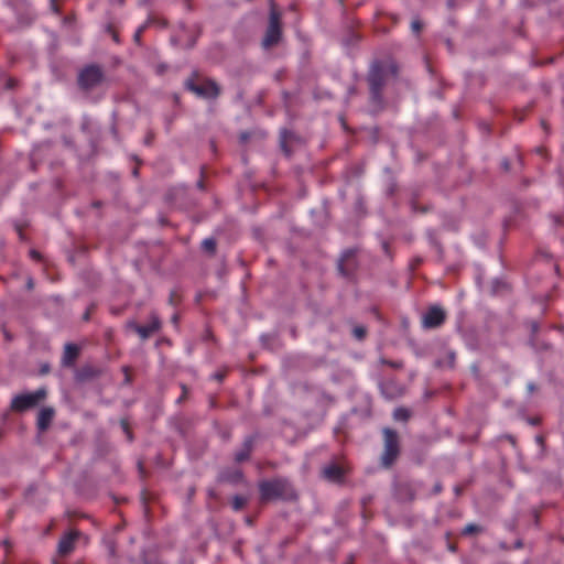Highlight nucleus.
<instances>
[{
  "mask_svg": "<svg viewBox=\"0 0 564 564\" xmlns=\"http://www.w3.org/2000/svg\"><path fill=\"white\" fill-rule=\"evenodd\" d=\"M260 500L268 502L272 500L293 501L297 499L296 491L285 478H274L259 482Z\"/></svg>",
  "mask_w": 564,
  "mask_h": 564,
  "instance_id": "1",
  "label": "nucleus"
},
{
  "mask_svg": "<svg viewBox=\"0 0 564 564\" xmlns=\"http://www.w3.org/2000/svg\"><path fill=\"white\" fill-rule=\"evenodd\" d=\"M383 451L380 457V464L384 468H390L398 459L401 447L400 437L397 431L384 427L382 430Z\"/></svg>",
  "mask_w": 564,
  "mask_h": 564,
  "instance_id": "2",
  "label": "nucleus"
},
{
  "mask_svg": "<svg viewBox=\"0 0 564 564\" xmlns=\"http://www.w3.org/2000/svg\"><path fill=\"white\" fill-rule=\"evenodd\" d=\"M357 256L358 249L349 248L341 252L337 261L338 273L349 281L355 280L356 273L359 269V261Z\"/></svg>",
  "mask_w": 564,
  "mask_h": 564,
  "instance_id": "3",
  "label": "nucleus"
},
{
  "mask_svg": "<svg viewBox=\"0 0 564 564\" xmlns=\"http://www.w3.org/2000/svg\"><path fill=\"white\" fill-rule=\"evenodd\" d=\"M46 394L47 392L44 388H41L31 393L18 394L12 399L10 409L14 412H24L36 406L46 398Z\"/></svg>",
  "mask_w": 564,
  "mask_h": 564,
  "instance_id": "4",
  "label": "nucleus"
},
{
  "mask_svg": "<svg viewBox=\"0 0 564 564\" xmlns=\"http://www.w3.org/2000/svg\"><path fill=\"white\" fill-rule=\"evenodd\" d=\"M104 80V74L100 67L95 65L86 66L78 74V84L82 89L90 90L99 86Z\"/></svg>",
  "mask_w": 564,
  "mask_h": 564,
  "instance_id": "5",
  "label": "nucleus"
},
{
  "mask_svg": "<svg viewBox=\"0 0 564 564\" xmlns=\"http://www.w3.org/2000/svg\"><path fill=\"white\" fill-rule=\"evenodd\" d=\"M185 86L188 90L202 98L214 99L220 94L219 86L210 79H206L202 83H195L194 79H187Z\"/></svg>",
  "mask_w": 564,
  "mask_h": 564,
  "instance_id": "6",
  "label": "nucleus"
},
{
  "mask_svg": "<svg viewBox=\"0 0 564 564\" xmlns=\"http://www.w3.org/2000/svg\"><path fill=\"white\" fill-rule=\"evenodd\" d=\"M281 39V24L280 13L276 11L274 4H271L269 26L263 39V46L269 48L279 43Z\"/></svg>",
  "mask_w": 564,
  "mask_h": 564,
  "instance_id": "7",
  "label": "nucleus"
},
{
  "mask_svg": "<svg viewBox=\"0 0 564 564\" xmlns=\"http://www.w3.org/2000/svg\"><path fill=\"white\" fill-rule=\"evenodd\" d=\"M446 312L440 305H432L422 316V326L425 329L437 328L444 324Z\"/></svg>",
  "mask_w": 564,
  "mask_h": 564,
  "instance_id": "8",
  "label": "nucleus"
},
{
  "mask_svg": "<svg viewBox=\"0 0 564 564\" xmlns=\"http://www.w3.org/2000/svg\"><path fill=\"white\" fill-rule=\"evenodd\" d=\"M102 373L104 369L101 367L87 364L77 369L75 379L77 382L85 383L98 379Z\"/></svg>",
  "mask_w": 564,
  "mask_h": 564,
  "instance_id": "9",
  "label": "nucleus"
},
{
  "mask_svg": "<svg viewBox=\"0 0 564 564\" xmlns=\"http://www.w3.org/2000/svg\"><path fill=\"white\" fill-rule=\"evenodd\" d=\"M79 535L80 533L78 531L73 530L62 536L57 545L58 555L62 557L68 556L75 550V545Z\"/></svg>",
  "mask_w": 564,
  "mask_h": 564,
  "instance_id": "10",
  "label": "nucleus"
},
{
  "mask_svg": "<svg viewBox=\"0 0 564 564\" xmlns=\"http://www.w3.org/2000/svg\"><path fill=\"white\" fill-rule=\"evenodd\" d=\"M322 475L330 482L341 484L345 479L346 469L336 463H330L323 467Z\"/></svg>",
  "mask_w": 564,
  "mask_h": 564,
  "instance_id": "11",
  "label": "nucleus"
},
{
  "mask_svg": "<svg viewBox=\"0 0 564 564\" xmlns=\"http://www.w3.org/2000/svg\"><path fill=\"white\" fill-rule=\"evenodd\" d=\"M416 489L410 482H398L394 486V497L401 502H412L415 499Z\"/></svg>",
  "mask_w": 564,
  "mask_h": 564,
  "instance_id": "12",
  "label": "nucleus"
},
{
  "mask_svg": "<svg viewBox=\"0 0 564 564\" xmlns=\"http://www.w3.org/2000/svg\"><path fill=\"white\" fill-rule=\"evenodd\" d=\"M161 329V319L156 313H151L150 323L148 325L141 326L138 328V335L141 339L145 340L150 338L153 334L158 333Z\"/></svg>",
  "mask_w": 564,
  "mask_h": 564,
  "instance_id": "13",
  "label": "nucleus"
},
{
  "mask_svg": "<svg viewBox=\"0 0 564 564\" xmlns=\"http://www.w3.org/2000/svg\"><path fill=\"white\" fill-rule=\"evenodd\" d=\"M55 416V410L51 406H46L40 410L36 420V427L39 432L44 433L51 426Z\"/></svg>",
  "mask_w": 564,
  "mask_h": 564,
  "instance_id": "14",
  "label": "nucleus"
},
{
  "mask_svg": "<svg viewBox=\"0 0 564 564\" xmlns=\"http://www.w3.org/2000/svg\"><path fill=\"white\" fill-rule=\"evenodd\" d=\"M256 442L254 435H249L245 438L241 449L235 454L236 463H243L250 459Z\"/></svg>",
  "mask_w": 564,
  "mask_h": 564,
  "instance_id": "15",
  "label": "nucleus"
},
{
  "mask_svg": "<svg viewBox=\"0 0 564 564\" xmlns=\"http://www.w3.org/2000/svg\"><path fill=\"white\" fill-rule=\"evenodd\" d=\"M80 349L76 344L67 343L64 346V352L62 357V365L64 367H73L79 357Z\"/></svg>",
  "mask_w": 564,
  "mask_h": 564,
  "instance_id": "16",
  "label": "nucleus"
},
{
  "mask_svg": "<svg viewBox=\"0 0 564 564\" xmlns=\"http://www.w3.org/2000/svg\"><path fill=\"white\" fill-rule=\"evenodd\" d=\"M219 481L223 482H231V484H238L242 481L243 474L240 469H227L220 473L218 477Z\"/></svg>",
  "mask_w": 564,
  "mask_h": 564,
  "instance_id": "17",
  "label": "nucleus"
},
{
  "mask_svg": "<svg viewBox=\"0 0 564 564\" xmlns=\"http://www.w3.org/2000/svg\"><path fill=\"white\" fill-rule=\"evenodd\" d=\"M200 248L203 252L209 257H214L217 251V241L215 238H206L202 241Z\"/></svg>",
  "mask_w": 564,
  "mask_h": 564,
  "instance_id": "18",
  "label": "nucleus"
},
{
  "mask_svg": "<svg viewBox=\"0 0 564 564\" xmlns=\"http://www.w3.org/2000/svg\"><path fill=\"white\" fill-rule=\"evenodd\" d=\"M411 416V413L405 408H397L393 412V419L395 421L406 422Z\"/></svg>",
  "mask_w": 564,
  "mask_h": 564,
  "instance_id": "19",
  "label": "nucleus"
},
{
  "mask_svg": "<svg viewBox=\"0 0 564 564\" xmlns=\"http://www.w3.org/2000/svg\"><path fill=\"white\" fill-rule=\"evenodd\" d=\"M482 531H484V529L480 525L475 524V523H469L463 529L462 534L463 535H474V534L481 533Z\"/></svg>",
  "mask_w": 564,
  "mask_h": 564,
  "instance_id": "20",
  "label": "nucleus"
},
{
  "mask_svg": "<svg viewBox=\"0 0 564 564\" xmlns=\"http://www.w3.org/2000/svg\"><path fill=\"white\" fill-rule=\"evenodd\" d=\"M247 505V498L242 496H235L232 498V508L236 511L241 510Z\"/></svg>",
  "mask_w": 564,
  "mask_h": 564,
  "instance_id": "21",
  "label": "nucleus"
},
{
  "mask_svg": "<svg viewBox=\"0 0 564 564\" xmlns=\"http://www.w3.org/2000/svg\"><path fill=\"white\" fill-rule=\"evenodd\" d=\"M366 334H367V329L364 327V326H356L354 329H352V335L355 336V338H357L358 340H362L365 337H366Z\"/></svg>",
  "mask_w": 564,
  "mask_h": 564,
  "instance_id": "22",
  "label": "nucleus"
},
{
  "mask_svg": "<svg viewBox=\"0 0 564 564\" xmlns=\"http://www.w3.org/2000/svg\"><path fill=\"white\" fill-rule=\"evenodd\" d=\"M120 424H121V427H122L123 432H124V433H126V435H127L128 441H129V442H132V441H133V435H132V432H131V430H130V426H129L128 421H127V420H124V419H122V420L120 421Z\"/></svg>",
  "mask_w": 564,
  "mask_h": 564,
  "instance_id": "23",
  "label": "nucleus"
},
{
  "mask_svg": "<svg viewBox=\"0 0 564 564\" xmlns=\"http://www.w3.org/2000/svg\"><path fill=\"white\" fill-rule=\"evenodd\" d=\"M380 364L387 365V366H389L391 368H394V369L403 368V362L402 361H392V360H388L386 358H380Z\"/></svg>",
  "mask_w": 564,
  "mask_h": 564,
  "instance_id": "24",
  "label": "nucleus"
},
{
  "mask_svg": "<svg viewBox=\"0 0 564 564\" xmlns=\"http://www.w3.org/2000/svg\"><path fill=\"white\" fill-rule=\"evenodd\" d=\"M411 207H412V209H413L414 212H419V210H420L421 213H425V212H427V209H429L427 207L419 208V206H417V200H416V196H413V197L411 198Z\"/></svg>",
  "mask_w": 564,
  "mask_h": 564,
  "instance_id": "25",
  "label": "nucleus"
},
{
  "mask_svg": "<svg viewBox=\"0 0 564 564\" xmlns=\"http://www.w3.org/2000/svg\"><path fill=\"white\" fill-rule=\"evenodd\" d=\"M423 25L420 20L415 19L411 23V29L413 32L419 33L422 30Z\"/></svg>",
  "mask_w": 564,
  "mask_h": 564,
  "instance_id": "26",
  "label": "nucleus"
},
{
  "mask_svg": "<svg viewBox=\"0 0 564 564\" xmlns=\"http://www.w3.org/2000/svg\"><path fill=\"white\" fill-rule=\"evenodd\" d=\"M127 328H129L138 334V328H140V325L135 321H129V322H127Z\"/></svg>",
  "mask_w": 564,
  "mask_h": 564,
  "instance_id": "27",
  "label": "nucleus"
},
{
  "mask_svg": "<svg viewBox=\"0 0 564 564\" xmlns=\"http://www.w3.org/2000/svg\"><path fill=\"white\" fill-rule=\"evenodd\" d=\"M107 549H108V552H109L110 556H115L116 555V545H115L113 541H108L107 542Z\"/></svg>",
  "mask_w": 564,
  "mask_h": 564,
  "instance_id": "28",
  "label": "nucleus"
},
{
  "mask_svg": "<svg viewBox=\"0 0 564 564\" xmlns=\"http://www.w3.org/2000/svg\"><path fill=\"white\" fill-rule=\"evenodd\" d=\"M443 487L441 482H436L433 487V495H438L442 491Z\"/></svg>",
  "mask_w": 564,
  "mask_h": 564,
  "instance_id": "29",
  "label": "nucleus"
},
{
  "mask_svg": "<svg viewBox=\"0 0 564 564\" xmlns=\"http://www.w3.org/2000/svg\"><path fill=\"white\" fill-rule=\"evenodd\" d=\"M447 357H448V365H449V367H453L454 366V361H455V354L454 352H448Z\"/></svg>",
  "mask_w": 564,
  "mask_h": 564,
  "instance_id": "30",
  "label": "nucleus"
},
{
  "mask_svg": "<svg viewBox=\"0 0 564 564\" xmlns=\"http://www.w3.org/2000/svg\"><path fill=\"white\" fill-rule=\"evenodd\" d=\"M30 254H31V257H32L33 259H36V260H40V259H41V254H40V252H39V251H36V250H31V251H30Z\"/></svg>",
  "mask_w": 564,
  "mask_h": 564,
  "instance_id": "31",
  "label": "nucleus"
},
{
  "mask_svg": "<svg viewBox=\"0 0 564 564\" xmlns=\"http://www.w3.org/2000/svg\"><path fill=\"white\" fill-rule=\"evenodd\" d=\"M182 389H183V394L178 399V402H182L186 398L187 389H186V387L184 384H182Z\"/></svg>",
  "mask_w": 564,
  "mask_h": 564,
  "instance_id": "32",
  "label": "nucleus"
},
{
  "mask_svg": "<svg viewBox=\"0 0 564 564\" xmlns=\"http://www.w3.org/2000/svg\"><path fill=\"white\" fill-rule=\"evenodd\" d=\"M225 375L223 372H217L214 375V378L218 381H221L224 379Z\"/></svg>",
  "mask_w": 564,
  "mask_h": 564,
  "instance_id": "33",
  "label": "nucleus"
},
{
  "mask_svg": "<svg viewBox=\"0 0 564 564\" xmlns=\"http://www.w3.org/2000/svg\"><path fill=\"white\" fill-rule=\"evenodd\" d=\"M501 164L505 171H509V162L507 160H503Z\"/></svg>",
  "mask_w": 564,
  "mask_h": 564,
  "instance_id": "34",
  "label": "nucleus"
},
{
  "mask_svg": "<svg viewBox=\"0 0 564 564\" xmlns=\"http://www.w3.org/2000/svg\"><path fill=\"white\" fill-rule=\"evenodd\" d=\"M528 390H529V392H530V393L534 392V391H535V386H534V383H529V384H528Z\"/></svg>",
  "mask_w": 564,
  "mask_h": 564,
  "instance_id": "35",
  "label": "nucleus"
},
{
  "mask_svg": "<svg viewBox=\"0 0 564 564\" xmlns=\"http://www.w3.org/2000/svg\"><path fill=\"white\" fill-rule=\"evenodd\" d=\"M197 187H198L199 189H204V188H205V185H204L203 180H200V181H198V182H197Z\"/></svg>",
  "mask_w": 564,
  "mask_h": 564,
  "instance_id": "36",
  "label": "nucleus"
},
{
  "mask_svg": "<svg viewBox=\"0 0 564 564\" xmlns=\"http://www.w3.org/2000/svg\"><path fill=\"white\" fill-rule=\"evenodd\" d=\"M195 495V488L191 487L188 490V497L192 498Z\"/></svg>",
  "mask_w": 564,
  "mask_h": 564,
  "instance_id": "37",
  "label": "nucleus"
},
{
  "mask_svg": "<svg viewBox=\"0 0 564 564\" xmlns=\"http://www.w3.org/2000/svg\"><path fill=\"white\" fill-rule=\"evenodd\" d=\"M538 329H539L538 324H536V323H533V324H532V333H533V334H535V333L538 332Z\"/></svg>",
  "mask_w": 564,
  "mask_h": 564,
  "instance_id": "38",
  "label": "nucleus"
},
{
  "mask_svg": "<svg viewBox=\"0 0 564 564\" xmlns=\"http://www.w3.org/2000/svg\"><path fill=\"white\" fill-rule=\"evenodd\" d=\"M132 174H133L134 176H138V174H139V170H138V167H134V169H133Z\"/></svg>",
  "mask_w": 564,
  "mask_h": 564,
  "instance_id": "39",
  "label": "nucleus"
},
{
  "mask_svg": "<svg viewBox=\"0 0 564 564\" xmlns=\"http://www.w3.org/2000/svg\"><path fill=\"white\" fill-rule=\"evenodd\" d=\"M455 492H456V495H460V492H462V488H460V487H456V488H455Z\"/></svg>",
  "mask_w": 564,
  "mask_h": 564,
  "instance_id": "40",
  "label": "nucleus"
},
{
  "mask_svg": "<svg viewBox=\"0 0 564 564\" xmlns=\"http://www.w3.org/2000/svg\"><path fill=\"white\" fill-rule=\"evenodd\" d=\"M173 323H177V316L174 315L173 318H172Z\"/></svg>",
  "mask_w": 564,
  "mask_h": 564,
  "instance_id": "41",
  "label": "nucleus"
},
{
  "mask_svg": "<svg viewBox=\"0 0 564 564\" xmlns=\"http://www.w3.org/2000/svg\"><path fill=\"white\" fill-rule=\"evenodd\" d=\"M126 382H130V377L128 375L126 376Z\"/></svg>",
  "mask_w": 564,
  "mask_h": 564,
  "instance_id": "42",
  "label": "nucleus"
},
{
  "mask_svg": "<svg viewBox=\"0 0 564 564\" xmlns=\"http://www.w3.org/2000/svg\"><path fill=\"white\" fill-rule=\"evenodd\" d=\"M142 468H143L142 467V463H139V469H140L141 473H142Z\"/></svg>",
  "mask_w": 564,
  "mask_h": 564,
  "instance_id": "43",
  "label": "nucleus"
},
{
  "mask_svg": "<svg viewBox=\"0 0 564 564\" xmlns=\"http://www.w3.org/2000/svg\"><path fill=\"white\" fill-rule=\"evenodd\" d=\"M173 296H174V295L172 294V295H171V297H170V302H171V303H173V301H174V297H173Z\"/></svg>",
  "mask_w": 564,
  "mask_h": 564,
  "instance_id": "44",
  "label": "nucleus"
},
{
  "mask_svg": "<svg viewBox=\"0 0 564 564\" xmlns=\"http://www.w3.org/2000/svg\"><path fill=\"white\" fill-rule=\"evenodd\" d=\"M286 144H288V143L282 142V147H283V149H285V148H286Z\"/></svg>",
  "mask_w": 564,
  "mask_h": 564,
  "instance_id": "45",
  "label": "nucleus"
},
{
  "mask_svg": "<svg viewBox=\"0 0 564 564\" xmlns=\"http://www.w3.org/2000/svg\"><path fill=\"white\" fill-rule=\"evenodd\" d=\"M88 317H89V315H88V313H86V314H85V316H84V318H85V319H88Z\"/></svg>",
  "mask_w": 564,
  "mask_h": 564,
  "instance_id": "46",
  "label": "nucleus"
},
{
  "mask_svg": "<svg viewBox=\"0 0 564 564\" xmlns=\"http://www.w3.org/2000/svg\"><path fill=\"white\" fill-rule=\"evenodd\" d=\"M536 151H538L539 153H541V152H542V148H538V149H536Z\"/></svg>",
  "mask_w": 564,
  "mask_h": 564,
  "instance_id": "47",
  "label": "nucleus"
}]
</instances>
